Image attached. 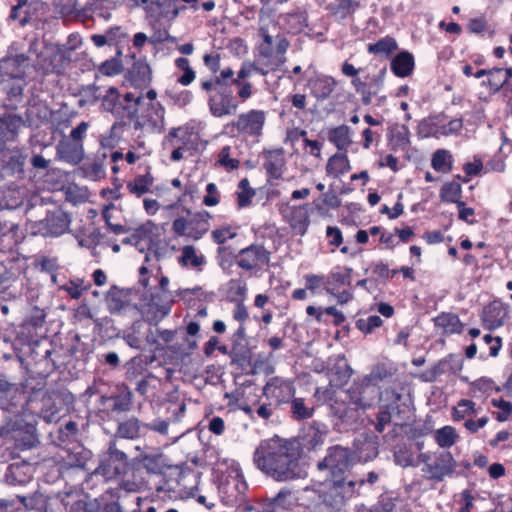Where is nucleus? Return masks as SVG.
Segmentation results:
<instances>
[{
    "label": "nucleus",
    "mask_w": 512,
    "mask_h": 512,
    "mask_svg": "<svg viewBox=\"0 0 512 512\" xmlns=\"http://www.w3.org/2000/svg\"><path fill=\"white\" fill-rule=\"evenodd\" d=\"M352 369L349 365H335L329 372V385L332 390L333 386H342L348 382L350 377L352 376Z\"/></svg>",
    "instance_id": "nucleus-37"
},
{
    "label": "nucleus",
    "mask_w": 512,
    "mask_h": 512,
    "mask_svg": "<svg viewBox=\"0 0 512 512\" xmlns=\"http://www.w3.org/2000/svg\"><path fill=\"white\" fill-rule=\"evenodd\" d=\"M41 402L40 417L47 423L56 421L59 409L56 407L52 397L44 395Z\"/></svg>",
    "instance_id": "nucleus-51"
},
{
    "label": "nucleus",
    "mask_w": 512,
    "mask_h": 512,
    "mask_svg": "<svg viewBox=\"0 0 512 512\" xmlns=\"http://www.w3.org/2000/svg\"><path fill=\"white\" fill-rule=\"evenodd\" d=\"M431 165L436 171L450 172L452 170V156L447 150H437L431 160Z\"/></svg>",
    "instance_id": "nucleus-47"
},
{
    "label": "nucleus",
    "mask_w": 512,
    "mask_h": 512,
    "mask_svg": "<svg viewBox=\"0 0 512 512\" xmlns=\"http://www.w3.org/2000/svg\"><path fill=\"white\" fill-rule=\"evenodd\" d=\"M31 18V4L28 0H17V3L11 7L9 20L18 21L20 27L27 26Z\"/></svg>",
    "instance_id": "nucleus-30"
},
{
    "label": "nucleus",
    "mask_w": 512,
    "mask_h": 512,
    "mask_svg": "<svg viewBox=\"0 0 512 512\" xmlns=\"http://www.w3.org/2000/svg\"><path fill=\"white\" fill-rule=\"evenodd\" d=\"M153 184V177L147 173L145 175H138L135 179L127 184V189L130 193L140 197L150 190Z\"/></svg>",
    "instance_id": "nucleus-41"
},
{
    "label": "nucleus",
    "mask_w": 512,
    "mask_h": 512,
    "mask_svg": "<svg viewBox=\"0 0 512 512\" xmlns=\"http://www.w3.org/2000/svg\"><path fill=\"white\" fill-rule=\"evenodd\" d=\"M393 374L394 369L392 367H389L384 363H378L372 368L371 372L368 375L364 376V378L368 382L378 385L379 382L392 377Z\"/></svg>",
    "instance_id": "nucleus-46"
},
{
    "label": "nucleus",
    "mask_w": 512,
    "mask_h": 512,
    "mask_svg": "<svg viewBox=\"0 0 512 512\" xmlns=\"http://www.w3.org/2000/svg\"><path fill=\"white\" fill-rule=\"evenodd\" d=\"M89 287L90 284L84 285V281L82 279H76L63 284L60 289L67 292L71 298L79 299L83 292L88 290Z\"/></svg>",
    "instance_id": "nucleus-54"
},
{
    "label": "nucleus",
    "mask_w": 512,
    "mask_h": 512,
    "mask_svg": "<svg viewBox=\"0 0 512 512\" xmlns=\"http://www.w3.org/2000/svg\"><path fill=\"white\" fill-rule=\"evenodd\" d=\"M386 74V69H381L378 74L375 75H367L365 77V88L363 91L371 92L372 94L377 95L383 85V79Z\"/></svg>",
    "instance_id": "nucleus-56"
},
{
    "label": "nucleus",
    "mask_w": 512,
    "mask_h": 512,
    "mask_svg": "<svg viewBox=\"0 0 512 512\" xmlns=\"http://www.w3.org/2000/svg\"><path fill=\"white\" fill-rule=\"evenodd\" d=\"M127 466L128 456L118 448L117 441L112 439L94 474L103 476L105 480H111L124 473Z\"/></svg>",
    "instance_id": "nucleus-7"
},
{
    "label": "nucleus",
    "mask_w": 512,
    "mask_h": 512,
    "mask_svg": "<svg viewBox=\"0 0 512 512\" xmlns=\"http://www.w3.org/2000/svg\"><path fill=\"white\" fill-rule=\"evenodd\" d=\"M382 319L377 315H371L367 318H360L356 321V327L363 333H371L375 328L382 325Z\"/></svg>",
    "instance_id": "nucleus-58"
},
{
    "label": "nucleus",
    "mask_w": 512,
    "mask_h": 512,
    "mask_svg": "<svg viewBox=\"0 0 512 512\" xmlns=\"http://www.w3.org/2000/svg\"><path fill=\"white\" fill-rule=\"evenodd\" d=\"M290 413L294 420L309 419L314 414V406L307 404L303 398H295L290 401Z\"/></svg>",
    "instance_id": "nucleus-34"
},
{
    "label": "nucleus",
    "mask_w": 512,
    "mask_h": 512,
    "mask_svg": "<svg viewBox=\"0 0 512 512\" xmlns=\"http://www.w3.org/2000/svg\"><path fill=\"white\" fill-rule=\"evenodd\" d=\"M351 268H343L342 270L334 271L329 275V284H335L336 286L349 285L351 282Z\"/></svg>",
    "instance_id": "nucleus-59"
},
{
    "label": "nucleus",
    "mask_w": 512,
    "mask_h": 512,
    "mask_svg": "<svg viewBox=\"0 0 512 512\" xmlns=\"http://www.w3.org/2000/svg\"><path fill=\"white\" fill-rule=\"evenodd\" d=\"M378 438L374 437L372 440L366 441L361 448V457L365 460H372L377 457L378 451Z\"/></svg>",
    "instance_id": "nucleus-62"
},
{
    "label": "nucleus",
    "mask_w": 512,
    "mask_h": 512,
    "mask_svg": "<svg viewBox=\"0 0 512 512\" xmlns=\"http://www.w3.org/2000/svg\"><path fill=\"white\" fill-rule=\"evenodd\" d=\"M499 73L491 74L490 78H488L487 82L484 81L483 84H487L493 93L499 92L502 88H509L512 86V83H506V78H504V69L496 68Z\"/></svg>",
    "instance_id": "nucleus-57"
},
{
    "label": "nucleus",
    "mask_w": 512,
    "mask_h": 512,
    "mask_svg": "<svg viewBox=\"0 0 512 512\" xmlns=\"http://www.w3.org/2000/svg\"><path fill=\"white\" fill-rule=\"evenodd\" d=\"M283 217L299 235H304L310 225L308 205L289 206L281 210Z\"/></svg>",
    "instance_id": "nucleus-15"
},
{
    "label": "nucleus",
    "mask_w": 512,
    "mask_h": 512,
    "mask_svg": "<svg viewBox=\"0 0 512 512\" xmlns=\"http://www.w3.org/2000/svg\"><path fill=\"white\" fill-rule=\"evenodd\" d=\"M220 195L215 183H208L206 186V195L203 198V204L207 207H214L219 203Z\"/></svg>",
    "instance_id": "nucleus-64"
},
{
    "label": "nucleus",
    "mask_w": 512,
    "mask_h": 512,
    "mask_svg": "<svg viewBox=\"0 0 512 512\" xmlns=\"http://www.w3.org/2000/svg\"><path fill=\"white\" fill-rule=\"evenodd\" d=\"M361 0H335L327 9L336 21L342 22L351 18L356 10L362 6Z\"/></svg>",
    "instance_id": "nucleus-22"
},
{
    "label": "nucleus",
    "mask_w": 512,
    "mask_h": 512,
    "mask_svg": "<svg viewBox=\"0 0 512 512\" xmlns=\"http://www.w3.org/2000/svg\"><path fill=\"white\" fill-rule=\"evenodd\" d=\"M394 403L389 404L380 409L376 417L375 429L378 433H382L385 430V426L391 422L392 411L397 409V402L401 399V394L394 393Z\"/></svg>",
    "instance_id": "nucleus-38"
},
{
    "label": "nucleus",
    "mask_w": 512,
    "mask_h": 512,
    "mask_svg": "<svg viewBox=\"0 0 512 512\" xmlns=\"http://www.w3.org/2000/svg\"><path fill=\"white\" fill-rule=\"evenodd\" d=\"M462 187L459 183L451 181L445 183L440 190V197L443 201L458 203L460 201Z\"/></svg>",
    "instance_id": "nucleus-48"
},
{
    "label": "nucleus",
    "mask_w": 512,
    "mask_h": 512,
    "mask_svg": "<svg viewBox=\"0 0 512 512\" xmlns=\"http://www.w3.org/2000/svg\"><path fill=\"white\" fill-rule=\"evenodd\" d=\"M336 81L330 76L317 77L309 82L311 93L318 100L327 99L336 87Z\"/></svg>",
    "instance_id": "nucleus-26"
},
{
    "label": "nucleus",
    "mask_w": 512,
    "mask_h": 512,
    "mask_svg": "<svg viewBox=\"0 0 512 512\" xmlns=\"http://www.w3.org/2000/svg\"><path fill=\"white\" fill-rule=\"evenodd\" d=\"M264 168L270 178L279 179L282 176L283 167L285 165L284 150L277 148L273 150H265Z\"/></svg>",
    "instance_id": "nucleus-20"
},
{
    "label": "nucleus",
    "mask_w": 512,
    "mask_h": 512,
    "mask_svg": "<svg viewBox=\"0 0 512 512\" xmlns=\"http://www.w3.org/2000/svg\"><path fill=\"white\" fill-rule=\"evenodd\" d=\"M68 512H101V503L98 499L78 500L74 502Z\"/></svg>",
    "instance_id": "nucleus-55"
},
{
    "label": "nucleus",
    "mask_w": 512,
    "mask_h": 512,
    "mask_svg": "<svg viewBox=\"0 0 512 512\" xmlns=\"http://www.w3.org/2000/svg\"><path fill=\"white\" fill-rule=\"evenodd\" d=\"M434 438L441 448H448L456 443L458 435L453 427L444 426L435 431Z\"/></svg>",
    "instance_id": "nucleus-45"
},
{
    "label": "nucleus",
    "mask_w": 512,
    "mask_h": 512,
    "mask_svg": "<svg viewBox=\"0 0 512 512\" xmlns=\"http://www.w3.org/2000/svg\"><path fill=\"white\" fill-rule=\"evenodd\" d=\"M397 48L396 40L393 37L386 36L378 40L376 43L369 44L367 50L369 53L388 57Z\"/></svg>",
    "instance_id": "nucleus-35"
},
{
    "label": "nucleus",
    "mask_w": 512,
    "mask_h": 512,
    "mask_svg": "<svg viewBox=\"0 0 512 512\" xmlns=\"http://www.w3.org/2000/svg\"><path fill=\"white\" fill-rule=\"evenodd\" d=\"M142 104H143L142 96H137L135 98V103H133V104H125L122 101L119 106V109H118L119 114H115L114 117L118 121H122V122H125L124 121L125 119L133 120L135 122V120L138 116L139 107H142Z\"/></svg>",
    "instance_id": "nucleus-40"
},
{
    "label": "nucleus",
    "mask_w": 512,
    "mask_h": 512,
    "mask_svg": "<svg viewBox=\"0 0 512 512\" xmlns=\"http://www.w3.org/2000/svg\"><path fill=\"white\" fill-rule=\"evenodd\" d=\"M125 125H126L125 122L116 121L109 129L107 135L102 137V139H101L102 147H108V148L115 147L121 138V134H122V131H123V128L125 127Z\"/></svg>",
    "instance_id": "nucleus-49"
},
{
    "label": "nucleus",
    "mask_w": 512,
    "mask_h": 512,
    "mask_svg": "<svg viewBox=\"0 0 512 512\" xmlns=\"http://www.w3.org/2000/svg\"><path fill=\"white\" fill-rule=\"evenodd\" d=\"M208 106L211 114L218 118L232 115L238 109V103L228 88H220L215 94H211L208 98Z\"/></svg>",
    "instance_id": "nucleus-11"
},
{
    "label": "nucleus",
    "mask_w": 512,
    "mask_h": 512,
    "mask_svg": "<svg viewBox=\"0 0 512 512\" xmlns=\"http://www.w3.org/2000/svg\"><path fill=\"white\" fill-rule=\"evenodd\" d=\"M351 166L345 153H336L331 156L326 165L328 174L338 177L350 171Z\"/></svg>",
    "instance_id": "nucleus-31"
},
{
    "label": "nucleus",
    "mask_w": 512,
    "mask_h": 512,
    "mask_svg": "<svg viewBox=\"0 0 512 512\" xmlns=\"http://www.w3.org/2000/svg\"><path fill=\"white\" fill-rule=\"evenodd\" d=\"M263 391L266 397L275 399L280 404L293 398L295 387L289 379L273 377L266 383Z\"/></svg>",
    "instance_id": "nucleus-14"
},
{
    "label": "nucleus",
    "mask_w": 512,
    "mask_h": 512,
    "mask_svg": "<svg viewBox=\"0 0 512 512\" xmlns=\"http://www.w3.org/2000/svg\"><path fill=\"white\" fill-rule=\"evenodd\" d=\"M393 456L395 463L403 468L417 466V461L411 446L397 445Z\"/></svg>",
    "instance_id": "nucleus-36"
},
{
    "label": "nucleus",
    "mask_w": 512,
    "mask_h": 512,
    "mask_svg": "<svg viewBox=\"0 0 512 512\" xmlns=\"http://www.w3.org/2000/svg\"><path fill=\"white\" fill-rule=\"evenodd\" d=\"M29 66V57L25 54L7 56L0 60V73L11 78H23Z\"/></svg>",
    "instance_id": "nucleus-19"
},
{
    "label": "nucleus",
    "mask_w": 512,
    "mask_h": 512,
    "mask_svg": "<svg viewBox=\"0 0 512 512\" xmlns=\"http://www.w3.org/2000/svg\"><path fill=\"white\" fill-rule=\"evenodd\" d=\"M460 369V358L451 354L448 357L438 361L429 371L426 372V380L432 382L443 374L456 373Z\"/></svg>",
    "instance_id": "nucleus-23"
},
{
    "label": "nucleus",
    "mask_w": 512,
    "mask_h": 512,
    "mask_svg": "<svg viewBox=\"0 0 512 512\" xmlns=\"http://www.w3.org/2000/svg\"><path fill=\"white\" fill-rule=\"evenodd\" d=\"M139 461L149 474L166 476L168 471L173 470V466L166 463L162 453L142 454Z\"/></svg>",
    "instance_id": "nucleus-21"
},
{
    "label": "nucleus",
    "mask_w": 512,
    "mask_h": 512,
    "mask_svg": "<svg viewBox=\"0 0 512 512\" xmlns=\"http://www.w3.org/2000/svg\"><path fill=\"white\" fill-rule=\"evenodd\" d=\"M231 147L224 146L218 155L216 165L224 168L227 172L236 170L240 166V161L230 156Z\"/></svg>",
    "instance_id": "nucleus-52"
},
{
    "label": "nucleus",
    "mask_w": 512,
    "mask_h": 512,
    "mask_svg": "<svg viewBox=\"0 0 512 512\" xmlns=\"http://www.w3.org/2000/svg\"><path fill=\"white\" fill-rule=\"evenodd\" d=\"M414 57L407 51L398 53L391 61V70L398 77L409 76L414 69Z\"/></svg>",
    "instance_id": "nucleus-27"
},
{
    "label": "nucleus",
    "mask_w": 512,
    "mask_h": 512,
    "mask_svg": "<svg viewBox=\"0 0 512 512\" xmlns=\"http://www.w3.org/2000/svg\"><path fill=\"white\" fill-rule=\"evenodd\" d=\"M70 216L60 208L49 211L40 223V231L47 237H58L69 230Z\"/></svg>",
    "instance_id": "nucleus-12"
},
{
    "label": "nucleus",
    "mask_w": 512,
    "mask_h": 512,
    "mask_svg": "<svg viewBox=\"0 0 512 512\" xmlns=\"http://www.w3.org/2000/svg\"><path fill=\"white\" fill-rule=\"evenodd\" d=\"M266 122V113L263 110L252 109L241 113L238 117L226 125L229 133H237L243 137L258 138Z\"/></svg>",
    "instance_id": "nucleus-6"
},
{
    "label": "nucleus",
    "mask_w": 512,
    "mask_h": 512,
    "mask_svg": "<svg viewBox=\"0 0 512 512\" xmlns=\"http://www.w3.org/2000/svg\"><path fill=\"white\" fill-rule=\"evenodd\" d=\"M491 403L494 407L500 409V411L496 413V419L499 422L507 421L512 413V403L503 399H492Z\"/></svg>",
    "instance_id": "nucleus-60"
},
{
    "label": "nucleus",
    "mask_w": 512,
    "mask_h": 512,
    "mask_svg": "<svg viewBox=\"0 0 512 512\" xmlns=\"http://www.w3.org/2000/svg\"><path fill=\"white\" fill-rule=\"evenodd\" d=\"M132 391L124 384L117 386V393L113 396H101L100 403L104 406L110 403L112 413L129 412L132 407Z\"/></svg>",
    "instance_id": "nucleus-16"
},
{
    "label": "nucleus",
    "mask_w": 512,
    "mask_h": 512,
    "mask_svg": "<svg viewBox=\"0 0 512 512\" xmlns=\"http://www.w3.org/2000/svg\"><path fill=\"white\" fill-rule=\"evenodd\" d=\"M140 421L135 418L131 417L125 421H122L118 424L116 433L114 435V438L117 441V438L122 439H136L140 435Z\"/></svg>",
    "instance_id": "nucleus-29"
},
{
    "label": "nucleus",
    "mask_w": 512,
    "mask_h": 512,
    "mask_svg": "<svg viewBox=\"0 0 512 512\" xmlns=\"http://www.w3.org/2000/svg\"><path fill=\"white\" fill-rule=\"evenodd\" d=\"M57 158L71 165L79 164L84 158V146L82 142L64 138L56 146Z\"/></svg>",
    "instance_id": "nucleus-18"
},
{
    "label": "nucleus",
    "mask_w": 512,
    "mask_h": 512,
    "mask_svg": "<svg viewBox=\"0 0 512 512\" xmlns=\"http://www.w3.org/2000/svg\"><path fill=\"white\" fill-rule=\"evenodd\" d=\"M270 252L259 244H251L238 252L236 263L245 271L260 269L270 262Z\"/></svg>",
    "instance_id": "nucleus-10"
},
{
    "label": "nucleus",
    "mask_w": 512,
    "mask_h": 512,
    "mask_svg": "<svg viewBox=\"0 0 512 512\" xmlns=\"http://www.w3.org/2000/svg\"><path fill=\"white\" fill-rule=\"evenodd\" d=\"M508 316V307L499 300H494L484 307L481 319L484 326L493 330L501 327Z\"/></svg>",
    "instance_id": "nucleus-17"
},
{
    "label": "nucleus",
    "mask_w": 512,
    "mask_h": 512,
    "mask_svg": "<svg viewBox=\"0 0 512 512\" xmlns=\"http://www.w3.org/2000/svg\"><path fill=\"white\" fill-rule=\"evenodd\" d=\"M343 394L344 397L333 398V391L330 388H317L315 392V395L325 402L332 401L330 412L334 417L344 424L352 425L359 419L360 410H367L374 405L381 391L378 385L368 382L363 377L354 381Z\"/></svg>",
    "instance_id": "nucleus-3"
},
{
    "label": "nucleus",
    "mask_w": 512,
    "mask_h": 512,
    "mask_svg": "<svg viewBox=\"0 0 512 512\" xmlns=\"http://www.w3.org/2000/svg\"><path fill=\"white\" fill-rule=\"evenodd\" d=\"M327 429L324 425H311L302 436V445L308 450H316L324 444Z\"/></svg>",
    "instance_id": "nucleus-25"
},
{
    "label": "nucleus",
    "mask_w": 512,
    "mask_h": 512,
    "mask_svg": "<svg viewBox=\"0 0 512 512\" xmlns=\"http://www.w3.org/2000/svg\"><path fill=\"white\" fill-rule=\"evenodd\" d=\"M13 437L22 448H32L37 442L34 426L25 423L19 425V429L14 431Z\"/></svg>",
    "instance_id": "nucleus-32"
},
{
    "label": "nucleus",
    "mask_w": 512,
    "mask_h": 512,
    "mask_svg": "<svg viewBox=\"0 0 512 512\" xmlns=\"http://www.w3.org/2000/svg\"><path fill=\"white\" fill-rule=\"evenodd\" d=\"M236 194L238 207L244 208L250 205L255 191L250 187L248 179L244 178L239 182Z\"/></svg>",
    "instance_id": "nucleus-50"
},
{
    "label": "nucleus",
    "mask_w": 512,
    "mask_h": 512,
    "mask_svg": "<svg viewBox=\"0 0 512 512\" xmlns=\"http://www.w3.org/2000/svg\"><path fill=\"white\" fill-rule=\"evenodd\" d=\"M132 84L136 87H146L152 80V72L148 63L136 61L129 70Z\"/></svg>",
    "instance_id": "nucleus-28"
},
{
    "label": "nucleus",
    "mask_w": 512,
    "mask_h": 512,
    "mask_svg": "<svg viewBox=\"0 0 512 512\" xmlns=\"http://www.w3.org/2000/svg\"><path fill=\"white\" fill-rule=\"evenodd\" d=\"M181 330V328L173 330L157 328L160 350L166 348L174 354L188 356L197 349L198 344L195 337L200 331V325L195 321L189 322L186 326V335L183 337V343L175 342L176 336Z\"/></svg>",
    "instance_id": "nucleus-4"
},
{
    "label": "nucleus",
    "mask_w": 512,
    "mask_h": 512,
    "mask_svg": "<svg viewBox=\"0 0 512 512\" xmlns=\"http://www.w3.org/2000/svg\"><path fill=\"white\" fill-rule=\"evenodd\" d=\"M70 458V465L83 468L90 458V451L79 446L76 448V451L70 455Z\"/></svg>",
    "instance_id": "nucleus-63"
},
{
    "label": "nucleus",
    "mask_w": 512,
    "mask_h": 512,
    "mask_svg": "<svg viewBox=\"0 0 512 512\" xmlns=\"http://www.w3.org/2000/svg\"><path fill=\"white\" fill-rule=\"evenodd\" d=\"M259 470L277 482L304 478L306 471L300 463V450L294 441L278 437L264 440L254 452Z\"/></svg>",
    "instance_id": "nucleus-2"
},
{
    "label": "nucleus",
    "mask_w": 512,
    "mask_h": 512,
    "mask_svg": "<svg viewBox=\"0 0 512 512\" xmlns=\"http://www.w3.org/2000/svg\"><path fill=\"white\" fill-rule=\"evenodd\" d=\"M353 466L354 456L350 448L341 445L329 447L325 456L316 463L317 471L325 475V480L317 489L305 487L300 500L309 502L305 505L319 512H323V507L340 510L352 499L355 487L359 484L353 481Z\"/></svg>",
    "instance_id": "nucleus-1"
},
{
    "label": "nucleus",
    "mask_w": 512,
    "mask_h": 512,
    "mask_svg": "<svg viewBox=\"0 0 512 512\" xmlns=\"http://www.w3.org/2000/svg\"><path fill=\"white\" fill-rule=\"evenodd\" d=\"M186 213L188 217L181 216L173 221L172 231L179 237L197 241L209 231L212 215L206 210L192 213L187 209Z\"/></svg>",
    "instance_id": "nucleus-5"
},
{
    "label": "nucleus",
    "mask_w": 512,
    "mask_h": 512,
    "mask_svg": "<svg viewBox=\"0 0 512 512\" xmlns=\"http://www.w3.org/2000/svg\"><path fill=\"white\" fill-rule=\"evenodd\" d=\"M436 329L442 335H450L454 333H461L463 324L461 323L458 315L449 312H442L434 319Z\"/></svg>",
    "instance_id": "nucleus-24"
},
{
    "label": "nucleus",
    "mask_w": 512,
    "mask_h": 512,
    "mask_svg": "<svg viewBox=\"0 0 512 512\" xmlns=\"http://www.w3.org/2000/svg\"><path fill=\"white\" fill-rule=\"evenodd\" d=\"M121 102V95L118 89L109 87L101 97V108L103 111L109 112L114 116L115 114H119L118 109Z\"/></svg>",
    "instance_id": "nucleus-33"
},
{
    "label": "nucleus",
    "mask_w": 512,
    "mask_h": 512,
    "mask_svg": "<svg viewBox=\"0 0 512 512\" xmlns=\"http://www.w3.org/2000/svg\"><path fill=\"white\" fill-rule=\"evenodd\" d=\"M169 279L163 276L159 281L160 291L151 294L145 313L146 321L157 324L171 310L172 295L168 291Z\"/></svg>",
    "instance_id": "nucleus-8"
},
{
    "label": "nucleus",
    "mask_w": 512,
    "mask_h": 512,
    "mask_svg": "<svg viewBox=\"0 0 512 512\" xmlns=\"http://www.w3.org/2000/svg\"><path fill=\"white\" fill-rule=\"evenodd\" d=\"M237 233L229 226L215 229L211 233L213 241L217 244H224L227 240L235 238Z\"/></svg>",
    "instance_id": "nucleus-61"
},
{
    "label": "nucleus",
    "mask_w": 512,
    "mask_h": 512,
    "mask_svg": "<svg viewBox=\"0 0 512 512\" xmlns=\"http://www.w3.org/2000/svg\"><path fill=\"white\" fill-rule=\"evenodd\" d=\"M179 263L183 266L200 268L205 263V258L203 255H197L194 246L187 245L181 249Z\"/></svg>",
    "instance_id": "nucleus-39"
},
{
    "label": "nucleus",
    "mask_w": 512,
    "mask_h": 512,
    "mask_svg": "<svg viewBox=\"0 0 512 512\" xmlns=\"http://www.w3.org/2000/svg\"><path fill=\"white\" fill-rule=\"evenodd\" d=\"M457 462L450 452H441L437 455L433 464H426L422 468V472L426 477L434 481H442L446 476H450L455 472Z\"/></svg>",
    "instance_id": "nucleus-13"
},
{
    "label": "nucleus",
    "mask_w": 512,
    "mask_h": 512,
    "mask_svg": "<svg viewBox=\"0 0 512 512\" xmlns=\"http://www.w3.org/2000/svg\"><path fill=\"white\" fill-rule=\"evenodd\" d=\"M477 415L476 404L472 400L462 399L452 409V417L455 421H460L468 416Z\"/></svg>",
    "instance_id": "nucleus-44"
},
{
    "label": "nucleus",
    "mask_w": 512,
    "mask_h": 512,
    "mask_svg": "<svg viewBox=\"0 0 512 512\" xmlns=\"http://www.w3.org/2000/svg\"><path fill=\"white\" fill-rule=\"evenodd\" d=\"M135 122V130H146L148 132H161L164 128L165 110L160 102L146 103L143 98L142 107H139Z\"/></svg>",
    "instance_id": "nucleus-9"
},
{
    "label": "nucleus",
    "mask_w": 512,
    "mask_h": 512,
    "mask_svg": "<svg viewBox=\"0 0 512 512\" xmlns=\"http://www.w3.org/2000/svg\"><path fill=\"white\" fill-rule=\"evenodd\" d=\"M329 139L339 150H346L351 144L350 129L348 126L341 125L330 132Z\"/></svg>",
    "instance_id": "nucleus-42"
},
{
    "label": "nucleus",
    "mask_w": 512,
    "mask_h": 512,
    "mask_svg": "<svg viewBox=\"0 0 512 512\" xmlns=\"http://www.w3.org/2000/svg\"><path fill=\"white\" fill-rule=\"evenodd\" d=\"M259 35L263 39V43L259 46V53L264 58H271L274 55L273 43L274 38L269 34L267 27H260Z\"/></svg>",
    "instance_id": "nucleus-53"
},
{
    "label": "nucleus",
    "mask_w": 512,
    "mask_h": 512,
    "mask_svg": "<svg viewBox=\"0 0 512 512\" xmlns=\"http://www.w3.org/2000/svg\"><path fill=\"white\" fill-rule=\"evenodd\" d=\"M180 474L178 469L173 466V470L168 471L166 476H162L163 480L156 486V491L158 493H168V496L171 497L170 493H175L179 487L177 476Z\"/></svg>",
    "instance_id": "nucleus-43"
}]
</instances>
